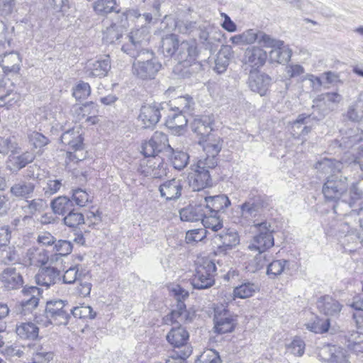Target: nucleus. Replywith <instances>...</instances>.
<instances>
[{
  "instance_id": "c9c22d12",
  "label": "nucleus",
  "mask_w": 363,
  "mask_h": 363,
  "mask_svg": "<svg viewBox=\"0 0 363 363\" xmlns=\"http://www.w3.org/2000/svg\"><path fill=\"white\" fill-rule=\"evenodd\" d=\"M31 294H29L33 296L31 299H22L21 302V313L26 315L33 312L36 308L39 303L40 297V289H32Z\"/></svg>"
},
{
  "instance_id": "f03ea898",
  "label": "nucleus",
  "mask_w": 363,
  "mask_h": 363,
  "mask_svg": "<svg viewBox=\"0 0 363 363\" xmlns=\"http://www.w3.org/2000/svg\"><path fill=\"white\" fill-rule=\"evenodd\" d=\"M132 64V74L138 79L145 81L155 77L161 69L162 65L155 57L154 53L147 50V52L135 55Z\"/></svg>"
},
{
  "instance_id": "9d476101",
  "label": "nucleus",
  "mask_w": 363,
  "mask_h": 363,
  "mask_svg": "<svg viewBox=\"0 0 363 363\" xmlns=\"http://www.w3.org/2000/svg\"><path fill=\"white\" fill-rule=\"evenodd\" d=\"M46 313L54 321V325H67L70 318L72 308L62 300H51L46 303Z\"/></svg>"
},
{
  "instance_id": "6e6d98bb",
  "label": "nucleus",
  "mask_w": 363,
  "mask_h": 363,
  "mask_svg": "<svg viewBox=\"0 0 363 363\" xmlns=\"http://www.w3.org/2000/svg\"><path fill=\"white\" fill-rule=\"evenodd\" d=\"M53 250L56 256L64 257L69 255L72 250V245L69 241L65 240H56Z\"/></svg>"
},
{
  "instance_id": "f8f14e48",
  "label": "nucleus",
  "mask_w": 363,
  "mask_h": 363,
  "mask_svg": "<svg viewBox=\"0 0 363 363\" xmlns=\"http://www.w3.org/2000/svg\"><path fill=\"white\" fill-rule=\"evenodd\" d=\"M267 59V52L261 47L254 45L245 50L242 57V63L252 69L257 70L265 64Z\"/></svg>"
},
{
  "instance_id": "6e6552de",
  "label": "nucleus",
  "mask_w": 363,
  "mask_h": 363,
  "mask_svg": "<svg viewBox=\"0 0 363 363\" xmlns=\"http://www.w3.org/2000/svg\"><path fill=\"white\" fill-rule=\"evenodd\" d=\"M352 152H348L342 159V161L335 160L329 158H323L318 160L314 165L318 172L322 174H331L336 175L335 173L340 172L342 169L347 170L349 168H354L352 162Z\"/></svg>"
},
{
  "instance_id": "09e8293b",
  "label": "nucleus",
  "mask_w": 363,
  "mask_h": 363,
  "mask_svg": "<svg viewBox=\"0 0 363 363\" xmlns=\"http://www.w3.org/2000/svg\"><path fill=\"white\" fill-rule=\"evenodd\" d=\"M172 155L170 157V161L174 168L182 169L188 164L189 156L182 151H174L172 149Z\"/></svg>"
},
{
  "instance_id": "5fc2aeb1",
  "label": "nucleus",
  "mask_w": 363,
  "mask_h": 363,
  "mask_svg": "<svg viewBox=\"0 0 363 363\" xmlns=\"http://www.w3.org/2000/svg\"><path fill=\"white\" fill-rule=\"evenodd\" d=\"M192 349L185 347L184 350L174 351L167 359L166 363H185V360L191 354Z\"/></svg>"
},
{
  "instance_id": "20e7f679",
  "label": "nucleus",
  "mask_w": 363,
  "mask_h": 363,
  "mask_svg": "<svg viewBox=\"0 0 363 363\" xmlns=\"http://www.w3.org/2000/svg\"><path fill=\"white\" fill-rule=\"evenodd\" d=\"M254 228L257 231V234L253 237L248 248L250 250L264 252L267 250L272 247L274 245L273 235L274 229L271 223L267 220L255 223Z\"/></svg>"
},
{
  "instance_id": "e2e57ef3",
  "label": "nucleus",
  "mask_w": 363,
  "mask_h": 363,
  "mask_svg": "<svg viewBox=\"0 0 363 363\" xmlns=\"http://www.w3.org/2000/svg\"><path fill=\"white\" fill-rule=\"evenodd\" d=\"M116 2L114 0H98L94 6L95 11L99 13H108L114 10Z\"/></svg>"
},
{
  "instance_id": "0eeeda50",
  "label": "nucleus",
  "mask_w": 363,
  "mask_h": 363,
  "mask_svg": "<svg viewBox=\"0 0 363 363\" xmlns=\"http://www.w3.org/2000/svg\"><path fill=\"white\" fill-rule=\"evenodd\" d=\"M82 141L81 134L74 130H69L61 135L62 143L69 147L66 152V158L69 162H78L85 158L82 149Z\"/></svg>"
},
{
  "instance_id": "0e129e2a",
  "label": "nucleus",
  "mask_w": 363,
  "mask_h": 363,
  "mask_svg": "<svg viewBox=\"0 0 363 363\" xmlns=\"http://www.w3.org/2000/svg\"><path fill=\"white\" fill-rule=\"evenodd\" d=\"M13 28L9 30L4 23L0 20V45L4 48L11 45Z\"/></svg>"
},
{
  "instance_id": "4be33fe9",
  "label": "nucleus",
  "mask_w": 363,
  "mask_h": 363,
  "mask_svg": "<svg viewBox=\"0 0 363 363\" xmlns=\"http://www.w3.org/2000/svg\"><path fill=\"white\" fill-rule=\"evenodd\" d=\"M60 279V272L55 267H48L40 269L35 276L38 285L49 288Z\"/></svg>"
},
{
  "instance_id": "9b49d317",
  "label": "nucleus",
  "mask_w": 363,
  "mask_h": 363,
  "mask_svg": "<svg viewBox=\"0 0 363 363\" xmlns=\"http://www.w3.org/2000/svg\"><path fill=\"white\" fill-rule=\"evenodd\" d=\"M214 332L218 334L231 333L234 330L237 319L227 308L221 306L215 308L213 318Z\"/></svg>"
},
{
  "instance_id": "6ab92c4d",
  "label": "nucleus",
  "mask_w": 363,
  "mask_h": 363,
  "mask_svg": "<svg viewBox=\"0 0 363 363\" xmlns=\"http://www.w3.org/2000/svg\"><path fill=\"white\" fill-rule=\"evenodd\" d=\"M189 334L188 331L182 326L179 325L173 327L167 335V342L174 347L180 348L182 347V350H184L185 347H191L187 345V341L189 340Z\"/></svg>"
},
{
  "instance_id": "423d86ee",
  "label": "nucleus",
  "mask_w": 363,
  "mask_h": 363,
  "mask_svg": "<svg viewBox=\"0 0 363 363\" xmlns=\"http://www.w3.org/2000/svg\"><path fill=\"white\" fill-rule=\"evenodd\" d=\"M216 271V267L213 261L207 258L202 259L191 279L193 287L196 289H205L212 286L215 281Z\"/></svg>"
},
{
  "instance_id": "2f4dec72",
  "label": "nucleus",
  "mask_w": 363,
  "mask_h": 363,
  "mask_svg": "<svg viewBox=\"0 0 363 363\" xmlns=\"http://www.w3.org/2000/svg\"><path fill=\"white\" fill-rule=\"evenodd\" d=\"M50 206L55 214L64 216L73 208V203L68 197L62 196L54 199Z\"/></svg>"
},
{
  "instance_id": "603ef678",
  "label": "nucleus",
  "mask_w": 363,
  "mask_h": 363,
  "mask_svg": "<svg viewBox=\"0 0 363 363\" xmlns=\"http://www.w3.org/2000/svg\"><path fill=\"white\" fill-rule=\"evenodd\" d=\"M151 163L153 165L152 178H161L167 175V164L161 157H152Z\"/></svg>"
},
{
  "instance_id": "338daca9",
  "label": "nucleus",
  "mask_w": 363,
  "mask_h": 363,
  "mask_svg": "<svg viewBox=\"0 0 363 363\" xmlns=\"http://www.w3.org/2000/svg\"><path fill=\"white\" fill-rule=\"evenodd\" d=\"M305 73V69L299 64H289L285 67V77L289 79L301 77Z\"/></svg>"
},
{
  "instance_id": "680f3d73",
  "label": "nucleus",
  "mask_w": 363,
  "mask_h": 363,
  "mask_svg": "<svg viewBox=\"0 0 363 363\" xmlns=\"http://www.w3.org/2000/svg\"><path fill=\"white\" fill-rule=\"evenodd\" d=\"M355 310L353 313V318L354 319L357 326L358 328H363V298L359 301H354L350 305Z\"/></svg>"
},
{
  "instance_id": "1a4fd4ad",
  "label": "nucleus",
  "mask_w": 363,
  "mask_h": 363,
  "mask_svg": "<svg viewBox=\"0 0 363 363\" xmlns=\"http://www.w3.org/2000/svg\"><path fill=\"white\" fill-rule=\"evenodd\" d=\"M347 189V178L330 175L323 186V194L328 201L340 199Z\"/></svg>"
},
{
  "instance_id": "cd10ccee",
  "label": "nucleus",
  "mask_w": 363,
  "mask_h": 363,
  "mask_svg": "<svg viewBox=\"0 0 363 363\" xmlns=\"http://www.w3.org/2000/svg\"><path fill=\"white\" fill-rule=\"evenodd\" d=\"M186 124L187 119L180 111L170 113L165 121L166 126L174 134H180Z\"/></svg>"
},
{
  "instance_id": "bb28decb",
  "label": "nucleus",
  "mask_w": 363,
  "mask_h": 363,
  "mask_svg": "<svg viewBox=\"0 0 363 363\" xmlns=\"http://www.w3.org/2000/svg\"><path fill=\"white\" fill-rule=\"evenodd\" d=\"M342 96L336 92H328L317 96L313 101L319 107L325 106V109L332 111L341 101Z\"/></svg>"
},
{
  "instance_id": "69168bd1",
  "label": "nucleus",
  "mask_w": 363,
  "mask_h": 363,
  "mask_svg": "<svg viewBox=\"0 0 363 363\" xmlns=\"http://www.w3.org/2000/svg\"><path fill=\"white\" fill-rule=\"evenodd\" d=\"M198 361L201 363H221L218 353L213 350L204 351L198 358Z\"/></svg>"
},
{
  "instance_id": "7ed1b4c3",
  "label": "nucleus",
  "mask_w": 363,
  "mask_h": 363,
  "mask_svg": "<svg viewBox=\"0 0 363 363\" xmlns=\"http://www.w3.org/2000/svg\"><path fill=\"white\" fill-rule=\"evenodd\" d=\"M264 197L257 195L250 196L243 203L238 206L239 216L235 218V222L242 226H249L255 223H258L257 217L259 216L263 208L266 206Z\"/></svg>"
},
{
  "instance_id": "7c9ffc66",
  "label": "nucleus",
  "mask_w": 363,
  "mask_h": 363,
  "mask_svg": "<svg viewBox=\"0 0 363 363\" xmlns=\"http://www.w3.org/2000/svg\"><path fill=\"white\" fill-rule=\"evenodd\" d=\"M347 228V233L340 238V243L345 250V251L352 252L354 250V246L359 242L360 238L359 233H357L353 229H349L347 223L344 224L343 228ZM343 233L345 232V229H342Z\"/></svg>"
},
{
  "instance_id": "f704fd0d",
  "label": "nucleus",
  "mask_w": 363,
  "mask_h": 363,
  "mask_svg": "<svg viewBox=\"0 0 363 363\" xmlns=\"http://www.w3.org/2000/svg\"><path fill=\"white\" fill-rule=\"evenodd\" d=\"M47 208L48 203L46 200L39 198L32 200H26V205L22 206L23 212L29 216H32L36 213L43 211Z\"/></svg>"
},
{
  "instance_id": "de8ad7c7",
  "label": "nucleus",
  "mask_w": 363,
  "mask_h": 363,
  "mask_svg": "<svg viewBox=\"0 0 363 363\" xmlns=\"http://www.w3.org/2000/svg\"><path fill=\"white\" fill-rule=\"evenodd\" d=\"M306 117L298 116V118L292 124V134L295 138L304 137L310 131L311 128L308 126H302L305 123Z\"/></svg>"
},
{
  "instance_id": "864d4df0",
  "label": "nucleus",
  "mask_w": 363,
  "mask_h": 363,
  "mask_svg": "<svg viewBox=\"0 0 363 363\" xmlns=\"http://www.w3.org/2000/svg\"><path fill=\"white\" fill-rule=\"evenodd\" d=\"M257 41L261 46L267 48H272V50L274 48H279L284 44V41L274 39L269 35L260 31H259V38Z\"/></svg>"
},
{
  "instance_id": "a878e982",
  "label": "nucleus",
  "mask_w": 363,
  "mask_h": 363,
  "mask_svg": "<svg viewBox=\"0 0 363 363\" xmlns=\"http://www.w3.org/2000/svg\"><path fill=\"white\" fill-rule=\"evenodd\" d=\"M363 140V130L355 128L348 130L345 135L340 140V147L352 149L356 145Z\"/></svg>"
},
{
  "instance_id": "4c0bfd02",
  "label": "nucleus",
  "mask_w": 363,
  "mask_h": 363,
  "mask_svg": "<svg viewBox=\"0 0 363 363\" xmlns=\"http://www.w3.org/2000/svg\"><path fill=\"white\" fill-rule=\"evenodd\" d=\"M111 68L109 56L100 57L92 64V76L105 77Z\"/></svg>"
},
{
  "instance_id": "58836bf2",
  "label": "nucleus",
  "mask_w": 363,
  "mask_h": 363,
  "mask_svg": "<svg viewBox=\"0 0 363 363\" xmlns=\"http://www.w3.org/2000/svg\"><path fill=\"white\" fill-rule=\"evenodd\" d=\"M258 291L259 286L257 284L247 282L234 289L233 296L235 298H247L252 296Z\"/></svg>"
},
{
  "instance_id": "aec40b11",
  "label": "nucleus",
  "mask_w": 363,
  "mask_h": 363,
  "mask_svg": "<svg viewBox=\"0 0 363 363\" xmlns=\"http://www.w3.org/2000/svg\"><path fill=\"white\" fill-rule=\"evenodd\" d=\"M197 55L196 43L194 40H184L178 46L177 57L179 62L192 63Z\"/></svg>"
},
{
  "instance_id": "49530a36",
  "label": "nucleus",
  "mask_w": 363,
  "mask_h": 363,
  "mask_svg": "<svg viewBox=\"0 0 363 363\" xmlns=\"http://www.w3.org/2000/svg\"><path fill=\"white\" fill-rule=\"evenodd\" d=\"M151 140L152 143L155 144L154 147L157 149L158 152L166 150H172V148L169 144V140L166 134L157 131L153 134Z\"/></svg>"
},
{
  "instance_id": "4468645a",
  "label": "nucleus",
  "mask_w": 363,
  "mask_h": 363,
  "mask_svg": "<svg viewBox=\"0 0 363 363\" xmlns=\"http://www.w3.org/2000/svg\"><path fill=\"white\" fill-rule=\"evenodd\" d=\"M161 117L159 106L155 104L144 105L140 108L138 120L144 128L154 127Z\"/></svg>"
},
{
  "instance_id": "c756f323",
  "label": "nucleus",
  "mask_w": 363,
  "mask_h": 363,
  "mask_svg": "<svg viewBox=\"0 0 363 363\" xmlns=\"http://www.w3.org/2000/svg\"><path fill=\"white\" fill-rule=\"evenodd\" d=\"M259 38V31L255 29H247L242 33L230 37L229 41L235 45H252Z\"/></svg>"
},
{
  "instance_id": "8fccbe9b",
  "label": "nucleus",
  "mask_w": 363,
  "mask_h": 363,
  "mask_svg": "<svg viewBox=\"0 0 363 363\" xmlns=\"http://www.w3.org/2000/svg\"><path fill=\"white\" fill-rule=\"evenodd\" d=\"M219 238L223 244L221 247H225V249H231L240 242L239 235L237 232L234 230L228 231L224 234H221L219 235Z\"/></svg>"
},
{
  "instance_id": "412c9836",
  "label": "nucleus",
  "mask_w": 363,
  "mask_h": 363,
  "mask_svg": "<svg viewBox=\"0 0 363 363\" xmlns=\"http://www.w3.org/2000/svg\"><path fill=\"white\" fill-rule=\"evenodd\" d=\"M205 211L209 213L217 214L230 205V201L225 195H217L204 198L203 203Z\"/></svg>"
},
{
  "instance_id": "2eb2a0df",
  "label": "nucleus",
  "mask_w": 363,
  "mask_h": 363,
  "mask_svg": "<svg viewBox=\"0 0 363 363\" xmlns=\"http://www.w3.org/2000/svg\"><path fill=\"white\" fill-rule=\"evenodd\" d=\"M182 181L175 178L164 182L159 186L161 197L167 201L178 199L182 195Z\"/></svg>"
},
{
  "instance_id": "bf43d9fd",
  "label": "nucleus",
  "mask_w": 363,
  "mask_h": 363,
  "mask_svg": "<svg viewBox=\"0 0 363 363\" xmlns=\"http://www.w3.org/2000/svg\"><path fill=\"white\" fill-rule=\"evenodd\" d=\"M269 260L267 259V255L264 252H258V254L255 257L252 263L249 265V269L252 272H256L262 269L264 266H267Z\"/></svg>"
},
{
  "instance_id": "e433bc0d",
  "label": "nucleus",
  "mask_w": 363,
  "mask_h": 363,
  "mask_svg": "<svg viewBox=\"0 0 363 363\" xmlns=\"http://www.w3.org/2000/svg\"><path fill=\"white\" fill-rule=\"evenodd\" d=\"M289 264L286 259L273 260L267 264V274L270 278L277 277L289 269Z\"/></svg>"
},
{
  "instance_id": "72a5a7b5",
  "label": "nucleus",
  "mask_w": 363,
  "mask_h": 363,
  "mask_svg": "<svg viewBox=\"0 0 363 363\" xmlns=\"http://www.w3.org/2000/svg\"><path fill=\"white\" fill-rule=\"evenodd\" d=\"M306 328L315 334H323L327 333L330 326V318L323 319L318 316H315L313 319L305 324Z\"/></svg>"
},
{
  "instance_id": "5701e85b",
  "label": "nucleus",
  "mask_w": 363,
  "mask_h": 363,
  "mask_svg": "<svg viewBox=\"0 0 363 363\" xmlns=\"http://www.w3.org/2000/svg\"><path fill=\"white\" fill-rule=\"evenodd\" d=\"M214 118L212 116H196L191 124V130L200 138H204L207 134H211Z\"/></svg>"
},
{
  "instance_id": "4d7b16f0",
  "label": "nucleus",
  "mask_w": 363,
  "mask_h": 363,
  "mask_svg": "<svg viewBox=\"0 0 363 363\" xmlns=\"http://www.w3.org/2000/svg\"><path fill=\"white\" fill-rule=\"evenodd\" d=\"M62 186V180L55 178H48L43 190L47 196H50L57 193Z\"/></svg>"
},
{
  "instance_id": "ea45409f",
  "label": "nucleus",
  "mask_w": 363,
  "mask_h": 363,
  "mask_svg": "<svg viewBox=\"0 0 363 363\" xmlns=\"http://www.w3.org/2000/svg\"><path fill=\"white\" fill-rule=\"evenodd\" d=\"M269 57L272 61L278 63H284L290 60L291 57V50L284 45L279 48H274L269 52Z\"/></svg>"
},
{
  "instance_id": "f3484780",
  "label": "nucleus",
  "mask_w": 363,
  "mask_h": 363,
  "mask_svg": "<svg viewBox=\"0 0 363 363\" xmlns=\"http://www.w3.org/2000/svg\"><path fill=\"white\" fill-rule=\"evenodd\" d=\"M248 83L252 91L262 96L267 94L271 83V78L265 74L252 72L251 70Z\"/></svg>"
},
{
  "instance_id": "052dcab7",
  "label": "nucleus",
  "mask_w": 363,
  "mask_h": 363,
  "mask_svg": "<svg viewBox=\"0 0 363 363\" xmlns=\"http://www.w3.org/2000/svg\"><path fill=\"white\" fill-rule=\"evenodd\" d=\"M91 93L90 86L88 83L81 82L78 84L73 89V96L77 101H82L86 99Z\"/></svg>"
},
{
  "instance_id": "3c124183",
  "label": "nucleus",
  "mask_w": 363,
  "mask_h": 363,
  "mask_svg": "<svg viewBox=\"0 0 363 363\" xmlns=\"http://www.w3.org/2000/svg\"><path fill=\"white\" fill-rule=\"evenodd\" d=\"M347 118L352 121L358 122L363 118V103L357 99V101L349 106Z\"/></svg>"
},
{
  "instance_id": "ddd939ff",
  "label": "nucleus",
  "mask_w": 363,
  "mask_h": 363,
  "mask_svg": "<svg viewBox=\"0 0 363 363\" xmlns=\"http://www.w3.org/2000/svg\"><path fill=\"white\" fill-rule=\"evenodd\" d=\"M318 311L327 317L336 318L339 315L342 305L330 296L320 297L316 303Z\"/></svg>"
},
{
  "instance_id": "f257e3e1",
  "label": "nucleus",
  "mask_w": 363,
  "mask_h": 363,
  "mask_svg": "<svg viewBox=\"0 0 363 363\" xmlns=\"http://www.w3.org/2000/svg\"><path fill=\"white\" fill-rule=\"evenodd\" d=\"M223 140L214 133L207 134L204 138H199V144L202 147L206 157H201L192 166L189 174V182L194 191H200L211 184L209 170L216 167L217 156L223 147Z\"/></svg>"
},
{
  "instance_id": "b1692460",
  "label": "nucleus",
  "mask_w": 363,
  "mask_h": 363,
  "mask_svg": "<svg viewBox=\"0 0 363 363\" xmlns=\"http://www.w3.org/2000/svg\"><path fill=\"white\" fill-rule=\"evenodd\" d=\"M206 215L204 205L200 203L199 205H189L186 208L180 210L179 216L182 221L195 222L201 220Z\"/></svg>"
},
{
  "instance_id": "774afa93",
  "label": "nucleus",
  "mask_w": 363,
  "mask_h": 363,
  "mask_svg": "<svg viewBox=\"0 0 363 363\" xmlns=\"http://www.w3.org/2000/svg\"><path fill=\"white\" fill-rule=\"evenodd\" d=\"M30 143L34 146L35 148H41L45 145H47L49 143V140L44 136L43 134L38 132H32L28 135Z\"/></svg>"
},
{
  "instance_id": "37998d69",
  "label": "nucleus",
  "mask_w": 363,
  "mask_h": 363,
  "mask_svg": "<svg viewBox=\"0 0 363 363\" xmlns=\"http://www.w3.org/2000/svg\"><path fill=\"white\" fill-rule=\"evenodd\" d=\"M350 197L349 205L350 207H352L358 201L359 206L363 203V178L352 184L350 189Z\"/></svg>"
},
{
  "instance_id": "79ce46f5",
  "label": "nucleus",
  "mask_w": 363,
  "mask_h": 363,
  "mask_svg": "<svg viewBox=\"0 0 363 363\" xmlns=\"http://www.w3.org/2000/svg\"><path fill=\"white\" fill-rule=\"evenodd\" d=\"M177 36L174 34L167 35L162 39V48L163 52L167 56H172L177 52L178 46H179Z\"/></svg>"
},
{
  "instance_id": "dca6fc26",
  "label": "nucleus",
  "mask_w": 363,
  "mask_h": 363,
  "mask_svg": "<svg viewBox=\"0 0 363 363\" xmlns=\"http://www.w3.org/2000/svg\"><path fill=\"white\" fill-rule=\"evenodd\" d=\"M49 260L48 251L38 247L28 248L23 256V262L25 265L41 267Z\"/></svg>"
},
{
  "instance_id": "a19ab883",
  "label": "nucleus",
  "mask_w": 363,
  "mask_h": 363,
  "mask_svg": "<svg viewBox=\"0 0 363 363\" xmlns=\"http://www.w3.org/2000/svg\"><path fill=\"white\" fill-rule=\"evenodd\" d=\"M201 220L204 227L203 229L206 230H211L213 232H217L223 227L220 217L217 214L209 213L208 211H206V215Z\"/></svg>"
},
{
  "instance_id": "a211bd4d",
  "label": "nucleus",
  "mask_w": 363,
  "mask_h": 363,
  "mask_svg": "<svg viewBox=\"0 0 363 363\" xmlns=\"http://www.w3.org/2000/svg\"><path fill=\"white\" fill-rule=\"evenodd\" d=\"M1 281L8 290L18 289L24 284L21 273L14 267H8L3 271Z\"/></svg>"
},
{
  "instance_id": "473e14b6",
  "label": "nucleus",
  "mask_w": 363,
  "mask_h": 363,
  "mask_svg": "<svg viewBox=\"0 0 363 363\" xmlns=\"http://www.w3.org/2000/svg\"><path fill=\"white\" fill-rule=\"evenodd\" d=\"M16 333L21 339L35 340L38 336L39 328L33 323H21L16 325Z\"/></svg>"
},
{
  "instance_id": "a18cd8bd",
  "label": "nucleus",
  "mask_w": 363,
  "mask_h": 363,
  "mask_svg": "<svg viewBox=\"0 0 363 363\" xmlns=\"http://www.w3.org/2000/svg\"><path fill=\"white\" fill-rule=\"evenodd\" d=\"M305 347L304 341L298 337H295L291 342L286 344V351L288 354L301 357L304 353Z\"/></svg>"
},
{
  "instance_id": "c03bdc74",
  "label": "nucleus",
  "mask_w": 363,
  "mask_h": 363,
  "mask_svg": "<svg viewBox=\"0 0 363 363\" xmlns=\"http://www.w3.org/2000/svg\"><path fill=\"white\" fill-rule=\"evenodd\" d=\"M230 48L226 47L219 52L215 61V70L218 73H223L228 67L230 59V57L228 55H230Z\"/></svg>"
},
{
  "instance_id": "13d9d810",
  "label": "nucleus",
  "mask_w": 363,
  "mask_h": 363,
  "mask_svg": "<svg viewBox=\"0 0 363 363\" xmlns=\"http://www.w3.org/2000/svg\"><path fill=\"white\" fill-rule=\"evenodd\" d=\"M64 223L66 225L74 228L84 223V216L81 213L75 212L73 208L65 216Z\"/></svg>"
},
{
  "instance_id": "39448f33",
  "label": "nucleus",
  "mask_w": 363,
  "mask_h": 363,
  "mask_svg": "<svg viewBox=\"0 0 363 363\" xmlns=\"http://www.w3.org/2000/svg\"><path fill=\"white\" fill-rule=\"evenodd\" d=\"M150 39V27L144 25L140 28L133 29L128 35V43L122 46L121 50L131 57H135L141 53L147 52L144 47L147 45Z\"/></svg>"
},
{
  "instance_id": "393cba45",
  "label": "nucleus",
  "mask_w": 363,
  "mask_h": 363,
  "mask_svg": "<svg viewBox=\"0 0 363 363\" xmlns=\"http://www.w3.org/2000/svg\"><path fill=\"white\" fill-rule=\"evenodd\" d=\"M35 189V185L31 182L20 180L16 182L10 189L12 196L16 198H30Z\"/></svg>"
},
{
  "instance_id": "c85d7f7f",
  "label": "nucleus",
  "mask_w": 363,
  "mask_h": 363,
  "mask_svg": "<svg viewBox=\"0 0 363 363\" xmlns=\"http://www.w3.org/2000/svg\"><path fill=\"white\" fill-rule=\"evenodd\" d=\"M21 62L18 53L10 52L4 53L0 60V67H2L5 73L17 72L19 70V63Z\"/></svg>"
}]
</instances>
